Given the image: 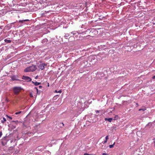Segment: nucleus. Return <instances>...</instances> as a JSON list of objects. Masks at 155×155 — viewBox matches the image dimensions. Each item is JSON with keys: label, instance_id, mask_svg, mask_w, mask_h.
Instances as JSON below:
<instances>
[{"label": "nucleus", "instance_id": "72a5a7b5", "mask_svg": "<svg viewBox=\"0 0 155 155\" xmlns=\"http://www.w3.org/2000/svg\"><path fill=\"white\" fill-rule=\"evenodd\" d=\"M45 41H47V39H45Z\"/></svg>", "mask_w": 155, "mask_h": 155}, {"label": "nucleus", "instance_id": "f03ea898", "mask_svg": "<svg viewBox=\"0 0 155 155\" xmlns=\"http://www.w3.org/2000/svg\"><path fill=\"white\" fill-rule=\"evenodd\" d=\"M21 88L20 87H15L13 88V90L15 94H18L21 91Z\"/></svg>", "mask_w": 155, "mask_h": 155}, {"label": "nucleus", "instance_id": "20e7f679", "mask_svg": "<svg viewBox=\"0 0 155 155\" xmlns=\"http://www.w3.org/2000/svg\"><path fill=\"white\" fill-rule=\"evenodd\" d=\"M89 60L90 61H94V62L96 61L95 56H91L89 57Z\"/></svg>", "mask_w": 155, "mask_h": 155}, {"label": "nucleus", "instance_id": "2eb2a0df", "mask_svg": "<svg viewBox=\"0 0 155 155\" xmlns=\"http://www.w3.org/2000/svg\"><path fill=\"white\" fill-rule=\"evenodd\" d=\"M107 142V140H105L104 141H103L100 144H101V143H103V144H104L105 143H106Z\"/></svg>", "mask_w": 155, "mask_h": 155}, {"label": "nucleus", "instance_id": "473e14b6", "mask_svg": "<svg viewBox=\"0 0 155 155\" xmlns=\"http://www.w3.org/2000/svg\"><path fill=\"white\" fill-rule=\"evenodd\" d=\"M48 86H49V84H48Z\"/></svg>", "mask_w": 155, "mask_h": 155}, {"label": "nucleus", "instance_id": "cd10ccee", "mask_svg": "<svg viewBox=\"0 0 155 155\" xmlns=\"http://www.w3.org/2000/svg\"><path fill=\"white\" fill-rule=\"evenodd\" d=\"M38 78V76H37L35 78V79H37Z\"/></svg>", "mask_w": 155, "mask_h": 155}, {"label": "nucleus", "instance_id": "c9c22d12", "mask_svg": "<svg viewBox=\"0 0 155 155\" xmlns=\"http://www.w3.org/2000/svg\"><path fill=\"white\" fill-rule=\"evenodd\" d=\"M6 100H7V101H8L7 99H6Z\"/></svg>", "mask_w": 155, "mask_h": 155}, {"label": "nucleus", "instance_id": "bb28decb", "mask_svg": "<svg viewBox=\"0 0 155 155\" xmlns=\"http://www.w3.org/2000/svg\"><path fill=\"white\" fill-rule=\"evenodd\" d=\"M96 113H98L99 112V111L98 110H97L96 111Z\"/></svg>", "mask_w": 155, "mask_h": 155}, {"label": "nucleus", "instance_id": "6ab92c4d", "mask_svg": "<svg viewBox=\"0 0 155 155\" xmlns=\"http://www.w3.org/2000/svg\"><path fill=\"white\" fill-rule=\"evenodd\" d=\"M114 146L112 144V145H109V147L110 148H113V147H114Z\"/></svg>", "mask_w": 155, "mask_h": 155}, {"label": "nucleus", "instance_id": "39448f33", "mask_svg": "<svg viewBox=\"0 0 155 155\" xmlns=\"http://www.w3.org/2000/svg\"><path fill=\"white\" fill-rule=\"evenodd\" d=\"M45 63L40 64L38 66V68L41 70H43L45 68Z\"/></svg>", "mask_w": 155, "mask_h": 155}, {"label": "nucleus", "instance_id": "c756f323", "mask_svg": "<svg viewBox=\"0 0 155 155\" xmlns=\"http://www.w3.org/2000/svg\"><path fill=\"white\" fill-rule=\"evenodd\" d=\"M115 142H114L112 145L114 146L115 145Z\"/></svg>", "mask_w": 155, "mask_h": 155}, {"label": "nucleus", "instance_id": "b1692460", "mask_svg": "<svg viewBox=\"0 0 155 155\" xmlns=\"http://www.w3.org/2000/svg\"><path fill=\"white\" fill-rule=\"evenodd\" d=\"M69 36V35L68 34H66V35H65V37H68Z\"/></svg>", "mask_w": 155, "mask_h": 155}, {"label": "nucleus", "instance_id": "2f4dec72", "mask_svg": "<svg viewBox=\"0 0 155 155\" xmlns=\"http://www.w3.org/2000/svg\"><path fill=\"white\" fill-rule=\"evenodd\" d=\"M2 26H0V28L2 29Z\"/></svg>", "mask_w": 155, "mask_h": 155}, {"label": "nucleus", "instance_id": "7c9ffc66", "mask_svg": "<svg viewBox=\"0 0 155 155\" xmlns=\"http://www.w3.org/2000/svg\"><path fill=\"white\" fill-rule=\"evenodd\" d=\"M30 96H31V97H33V96H32V95L31 94H30Z\"/></svg>", "mask_w": 155, "mask_h": 155}, {"label": "nucleus", "instance_id": "dca6fc26", "mask_svg": "<svg viewBox=\"0 0 155 155\" xmlns=\"http://www.w3.org/2000/svg\"><path fill=\"white\" fill-rule=\"evenodd\" d=\"M84 155H96L95 154H89L87 153H85Z\"/></svg>", "mask_w": 155, "mask_h": 155}, {"label": "nucleus", "instance_id": "423d86ee", "mask_svg": "<svg viewBox=\"0 0 155 155\" xmlns=\"http://www.w3.org/2000/svg\"><path fill=\"white\" fill-rule=\"evenodd\" d=\"M17 78V76L15 75H13L11 77V79L12 81H19V80Z\"/></svg>", "mask_w": 155, "mask_h": 155}, {"label": "nucleus", "instance_id": "4468645a", "mask_svg": "<svg viewBox=\"0 0 155 155\" xmlns=\"http://www.w3.org/2000/svg\"><path fill=\"white\" fill-rule=\"evenodd\" d=\"M55 92H56V93H61V91L60 90H59L58 91H57V90H56L55 91Z\"/></svg>", "mask_w": 155, "mask_h": 155}, {"label": "nucleus", "instance_id": "412c9836", "mask_svg": "<svg viewBox=\"0 0 155 155\" xmlns=\"http://www.w3.org/2000/svg\"><path fill=\"white\" fill-rule=\"evenodd\" d=\"M2 132H0V137L2 136Z\"/></svg>", "mask_w": 155, "mask_h": 155}, {"label": "nucleus", "instance_id": "aec40b11", "mask_svg": "<svg viewBox=\"0 0 155 155\" xmlns=\"http://www.w3.org/2000/svg\"><path fill=\"white\" fill-rule=\"evenodd\" d=\"M35 88L36 90L37 93H38V87H35Z\"/></svg>", "mask_w": 155, "mask_h": 155}, {"label": "nucleus", "instance_id": "393cba45", "mask_svg": "<svg viewBox=\"0 0 155 155\" xmlns=\"http://www.w3.org/2000/svg\"><path fill=\"white\" fill-rule=\"evenodd\" d=\"M39 87V89H41L42 88V86H39V87Z\"/></svg>", "mask_w": 155, "mask_h": 155}, {"label": "nucleus", "instance_id": "5701e85b", "mask_svg": "<svg viewBox=\"0 0 155 155\" xmlns=\"http://www.w3.org/2000/svg\"><path fill=\"white\" fill-rule=\"evenodd\" d=\"M7 116L10 119L12 120V118L11 117L8 116Z\"/></svg>", "mask_w": 155, "mask_h": 155}, {"label": "nucleus", "instance_id": "f704fd0d", "mask_svg": "<svg viewBox=\"0 0 155 155\" xmlns=\"http://www.w3.org/2000/svg\"><path fill=\"white\" fill-rule=\"evenodd\" d=\"M137 104V105H138V104Z\"/></svg>", "mask_w": 155, "mask_h": 155}, {"label": "nucleus", "instance_id": "6e6552de", "mask_svg": "<svg viewBox=\"0 0 155 155\" xmlns=\"http://www.w3.org/2000/svg\"><path fill=\"white\" fill-rule=\"evenodd\" d=\"M29 20L28 19H25V20H20L18 21V22L19 23H23L24 22L26 21H28Z\"/></svg>", "mask_w": 155, "mask_h": 155}, {"label": "nucleus", "instance_id": "f8f14e48", "mask_svg": "<svg viewBox=\"0 0 155 155\" xmlns=\"http://www.w3.org/2000/svg\"><path fill=\"white\" fill-rule=\"evenodd\" d=\"M6 121V119L5 117L3 118V120H1V122L4 123Z\"/></svg>", "mask_w": 155, "mask_h": 155}, {"label": "nucleus", "instance_id": "f257e3e1", "mask_svg": "<svg viewBox=\"0 0 155 155\" xmlns=\"http://www.w3.org/2000/svg\"><path fill=\"white\" fill-rule=\"evenodd\" d=\"M37 69L36 66L35 65H32L29 67L26 68L24 70L25 72H28L30 71H35Z\"/></svg>", "mask_w": 155, "mask_h": 155}, {"label": "nucleus", "instance_id": "a211bd4d", "mask_svg": "<svg viewBox=\"0 0 155 155\" xmlns=\"http://www.w3.org/2000/svg\"><path fill=\"white\" fill-rule=\"evenodd\" d=\"M109 139L108 136L107 135V136L105 137V140H107Z\"/></svg>", "mask_w": 155, "mask_h": 155}, {"label": "nucleus", "instance_id": "ddd939ff", "mask_svg": "<svg viewBox=\"0 0 155 155\" xmlns=\"http://www.w3.org/2000/svg\"><path fill=\"white\" fill-rule=\"evenodd\" d=\"M4 41H5V42H6V43H10L11 42L10 40H7V39H5Z\"/></svg>", "mask_w": 155, "mask_h": 155}, {"label": "nucleus", "instance_id": "0eeeda50", "mask_svg": "<svg viewBox=\"0 0 155 155\" xmlns=\"http://www.w3.org/2000/svg\"><path fill=\"white\" fill-rule=\"evenodd\" d=\"M32 83L34 84L35 86H37L41 84L40 82H34L33 81H32Z\"/></svg>", "mask_w": 155, "mask_h": 155}, {"label": "nucleus", "instance_id": "7ed1b4c3", "mask_svg": "<svg viewBox=\"0 0 155 155\" xmlns=\"http://www.w3.org/2000/svg\"><path fill=\"white\" fill-rule=\"evenodd\" d=\"M22 78L23 79L26 80L28 81H30L31 80V79L29 77L25 76H23Z\"/></svg>", "mask_w": 155, "mask_h": 155}, {"label": "nucleus", "instance_id": "9d476101", "mask_svg": "<svg viewBox=\"0 0 155 155\" xmlns=\"http://www.w3.org/2000/svg\"><path fill=\"white\" fill-rule=\"evenodd\" d=\"M60 127H61L64 126V124L63 123H60L58 124Z\"/></svg>", "mask_w": 155, "mask_h": 155}, {"label": "nucleus", "instance_id": "1a4fd4ad", "mask_svg": "<svg viewBox=\"0 0 155 155\" xmlns=\"http://www.w3.org/2000/svg\"><path fill=\"white\" fill-rule=\"evenodd\" d=\"M113 119L112 118H105V120L107 121V120L109 121V122H111L112 120Z\"/></svg>", "mask_w": 155, "mask_h": 155}, {"label": "nucleus", "instance_id": "f3484780", "mask_svg": "<svg viewBox=\"0 0 155 155\" xmlns=\"http://www.w3.org/2000/svg\"><path fill=\"white\" fill-rule=\"evenodd\" d=\"M21 112H22L21 111H19V112H17L15 113V114H16V115L19 114H21Z\"/></svg>", "mask_w": 155, "mask_h": 155}, {"label": "nucleus", "instance_id": "9b49d317", "mask_svg": "<svg viewBox=\"0 0 155 155\" xmlns=\"http://www.w3.org/2000/svg\"><path fill=\"white\" fill-rule=\"evenodd\" d=\"M146 110V109L145 107H143L142 108L140 109H139V111L142 110L143 111H144Z\"/></svg>", "mask_w": 155, "mask_h": 155}, {"label": "nucleus", "instance_id": "a878e982", "mask_svg": "<svg viewBox=\"0 0 155 155\" xmlns=\"http://www.w3.org/2000/svg\"><path fill=\"white\" fill-rule=\"evenodd\" d=\"M71 33L72 34H73L74 35L76 34L75 33H74L73 32H71Z\"/></svg>", "mask_w": 155, "mask_h": 155}, {"label": "nucleus", "instance_id": "4be33fe9", "mask_svg": "<svg viewBox=\"0 0 155 155\" xmlns=\"http://www.w3.org/2000/svg\"><path fill=\"white\" fill-rule=\"evenodd\" d=\"M102 155H107L106 153H103L102 154Z\"/></svg>", "mask_w": 155, "mask_h": 155}, {"label": "nucleus", "instance_id": "c85d7f7f", "mask_svg": "<svg viewBox=\"0 0 155 155\" xmlns=\"http://www.w3.org/2000/svg\"><path fill=\"white\" fill-rule=\"evenodd\" d=\"M152 78H153V79H155V76H153V77Z\"/></svg>", "mask_w": 155, "mask_h": 155}]
</instances>
